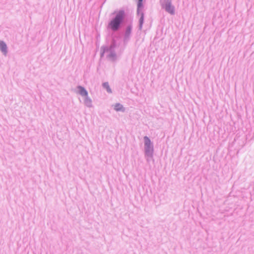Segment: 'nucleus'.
I'll use <instances>...</instances> for the list:
<instances>
[{
	"label": "nucleus",
	"instance_id": "1a4fd4ad",
	"mask_svg": "<svg viewBox=\"0 0 254 254\" xmlns=\"http://www.w3.org/2000/svg\"><path fill=\"white\" fill-rule=\"evenodd\" d=\"M139 0V2H138V7H140L142 5V0Z\"/></svg>",
	"mask_w": 254,
	"mask_h": 254
},
{
	"label": "nucleus",
	"instance_id": "f03ea898",
	"mask_svg": "<svg viewBox=\"0 0 254 254\" xmlns=\"http://www.w3.org/2000/svg\"><path fill=\"white\" fill-rule=\"evenodd\" d=\"M144 138L146 149L147 151H149L150 149L151 141L147 136H145Z\"/></svg>",
	"mask_w": 254,
	"mask_h": 254
},
{
	"label": "nucleus",
	"instance_id": "f257e3e1",
	"mask_svg": "<svg viewBox=\"0 0 254 254\" xmlns=\"http://www.w3.org/2000/svg\"><path fill=\"white\" fill-rule=\"evenodd\" d=\"M124 16L123 11H120L118 12L114 19L111 21L109 24V27L113 31L117 30L120 26V24L123 20Z\"/></svg>",
	"mask_w": 254,
	"mask_h": 254
},
{
	"label": "nucleus",
	"instance_id": "39448f33",
	"mask_svg": "<svg viewBox=\"0 0 254 254\" xmlns=\"http://www.w3.org/2000/svg\"><path fill=\"white\" fill-rule=\"evenodd\" d=\"M166 9L167 11H168L170 13H174V7L170 4H167L166 5Z\"/></svg>",
	"mask_w": 254,
	"mask_h": 254
},
{
	"label": "nucleus",
	"instance_id": "20e7f679",
	"mask_svg": "<svg viewBox=\"0 0 254 254\" xmlns=\"http://www.w3.org/2000/svg\"><path fill=\"white\" fill-rule=\"evenodd\" d=\"M0 49L4 54L6 53V45L3 41L0 42Z\"/></svg>",
	"mask_w": 254,
	"mask_h": 254
},
{
	"label": "nucleus",
	"instance_id": "7ed1b4c3",
	"mask_svg": "<svg viewBox=\"0 0 254 254\" xmlns=\"http://www.w3.org/2000/svg\"><path fill=\"white\" fill-rule=\"evenodd\" d=\"M78 89H79V94L83 96H87L88 95L86 90L82 86H78Z\"/></svg>",
	"mask_w": 254,
	"mask_h": 254
},
{
	"label": "nucleus",
	"instance_id": "423d86ee",
	"mask_svg": "<svg viewBox=\"0 0 254 254\" xmlns=\"http://www.w3.org/2000/svg\"><path fill=\"white\" fill-rule=\"evenodd\" d=\"M114 109L117 111H122L123 109V107L120 104H116L115 105Z\"/></svg>",
	"mask_w": 254,
	"mask_h": 254
},
{
	"label": "nucleus",
	"instance_id": "0eeeda50",
	"mask_svg": "<svg viewBox=\"0 0 254 254\" xmlns=\"http://www.w3.org/2000/svg\"><path fill=\"white\" fill-rule=\"evenodd\" d=\"M143 13H141V16H140V19H139V23H140V27L141 28L142 27V24H143Z\"/></svg>",
	"mask_w": 254,
	"mask_h": 254
},
{
	"label": "nucleus",
	"instance_id": "6e6552de",
	"mask_svg": "<svg viewBox=\"0 0 254 254\" xmlns=\"http://www.w3.org/2000/svg\"><path fill=\"white\" fill-rule=\"evenodd\" d=\"M103 86L104 87L107 89V90L109 92H111V89L109 87V84L108 83H105L103 84Z\"/></svg>",
	"mask_w": 254,
	"mask_h": 254
}]
</instances>
